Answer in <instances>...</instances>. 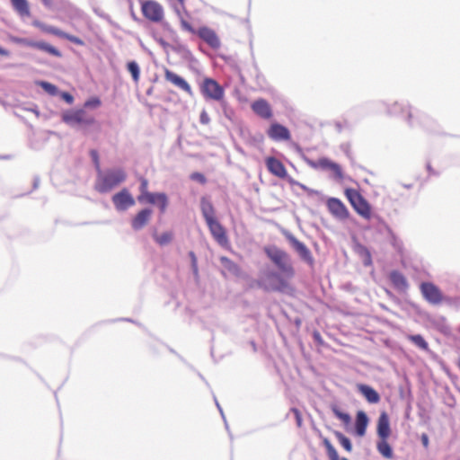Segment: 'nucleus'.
<instances>
[{"label": "nucleus", "mask_w": 460, "mask_h": 460, "mask_svg": "<svg viewBox=\"0 0 460 460\" xmlns=\"http://www.w3.org/2000/svg\"><path fill=\"white\" fill-rule=\"evenodd\" d=\"M391 433L389 416L385 411H382L376 422V434L378 436L376 449L378 453L386 459H392L394 457L392 447L388 442Z\"/></svg>", "instance_id": "1"}, {"label": "nucleus", "mask_w": 460, "mask_h": 460, "mask_svg": "<svg viewBox=\"0 0 460 460\" xmlns=\"http://www.w3.org/2000/svg\"><path fill=\"white\" fill-rule=\"evenodd\" d=\"M265 253L270 260L275 264V266L285 275L287 279H293L295 276V269L292 265L288 254L275 247H266L264 249Z\"/></svg>", "instance_id": "2"}, {"label": "nucleus", "mask_w": 460, "mask_h": 460, "mask_svg": "<svg viewBox=\"0 0 460 460\" xmlns=\"http://www.w3.org/2000/svg\"><path fill=\"white\" fill-rule=\"evenodd\" d=\"M177 13L180 18L181 27L182 30L190 33H197L202 40L214 49H217L220 47V40L214 30L207 26H203L198 31H195L192 25L184 19L180 11H177Z\"/></svg>", "instance_id": "3"}, {"label": "nucleus", "mask_w": 460, "mask_h": 460, "mask_svg": "<svg viewBox=\"0 0 460 460\" xmlns=\"http://www.w3.org/2000/svg\"><path fill=\"white\" fill-rule=\"evenodd\" d=\"M344 194L353 209L364 219L372 217V207L361 193L353 188H347Z\"/></svg>", "instance_id": "4"}, {"label": "nucleus", "mask_w": 460, "mask_h": 460, "mask_svg": "<svg viewBox=\"0 0 460 460\" xmlns=\"http://www.w3.org/2000/svg\"><path fill=\"white\" fill-rule=\"evenodd\" d=\"M127 174L122 169H114L107 171L98 180L97 190L100 192H107L123 182Z\"/></svg>", "instance_id": "5"}, {"label": "nucleus", "mask_w": 460, "mask_h": 460, "mask_svg": "<svg viewBox=\"0 0 460 460\" xmlns=\"http://www.w3.org/2000/svg\"><path fill=\"white\" fill-rule=\"evenodd\" d=\"M143 16L154 23H160L164 19V10L162 4L155 0H140Z\"/></svg>", "instance_id": "6"}, {"label": "nucleus", "mask_w": 460, "mask_h": 460, "mask_svg": "<svg viewBox=\"0 0 460 460\" xmlns=\"http://www.w3.org/2000/svg\"><path fill=\"white\" fill-rule=\"evenodd\" d=\"M200 93L207 100L221 102L225 97L224 88L215 80L206 77L199 84Z\"/></svg>", "instance_id": "7"}, {"label": "nucleus", "mask_w": 460, "mask_h": 460, "mask_svg": "<svg viewBox=\"0 0 460 460\" xmlns=\"http://www.w3.org/2000/svg\"><path fill=\"white\" fill-rule=\"evenodd\" d=\"M11 40L15 44L36 49L57 58L62 57V53L60 50H58L57 48L45 41H35L28 40L26 38L20 37H12Z\"/></svg>", "instance_id": "8"}, {"label": "nucleus", "mask_w": 460, "mask_h": 460, "mask_svg": "<svg viewBox=\"0 0 460 460\" xmlns=\"http://www.w3.org/2000/svg\"><path fill=\"white\" fill-rule=\"evenodd\" d=\"M32 25L36 28H39L43 32L49 33V34L66 39V40H69L70 42L75 43V45H78V46L84 45V40H81L80 38L71 35V34H68L56 27L47 25L38 20L33 21Z\"/></svg>", "instance_id": "9"}, {"label": "nucleus", "mask_w": 460, "mask_h": 460, "mask_svg": "<svg viewBox=\"0 0 460 460\" xmlns=\"http://www.w3.org/2000/svg\"><path fill=\"white\" fill-rule=\"evenodd\" d=\"M390 113L394 116H400L409 124L414 123V116L417 118L418 122H420L421 113L419 111H413L409 105H402L400 103H394L390 107Z\"/></svg>", "instance_id": "10"}, {"label": "nucleus", "mask_w": 460, "mask_h": 460, "mask_svg": "<svg viewBox=\"0 0 460 460\" xmlns=\"http://www.w3.org/2000/svg\"><path fill=\"white\" fill-rule=\"evenodd\" d=\"M206 223L214 240L223 247L227 246L229 244L228 236L221 223L217 218Z\"/></svg>", "instance_id": "11"}, {"label": "nucleus", "mask_w": 460, "mask_h": 460, "mask_svg": "<svg viewBox=\"0 0 460 460\" xmlns=\"http://www.w3.org/2000/svg\"><path fill=\"white\" fill-rule=\"evenodd\" d=\"M423 297L432 305H438L443 301L440 289L431 282H422L420 286Z\"/></svg>", "instance_id": "12"}, {"label": "nucleus", "mask_w": 460, "mask_h": 460, "mask_svg": "<svg viewBox=\"0 0 460 460\" xmlns=\"http://www.w3.org/2000/svg\"><path fill=\"white\" fill-rule=\"evenodd\" d=\"M267 277L270 279V286L269 288H265L266 290L285 292L291 289L288 282L290 279H287L284 274L270 272Z\"/></svg>", "instance_id": "13"}, {"label": "nucleus", "mask_w": 460, "mask_h": 460, "mask_svg": "<svg viewBox=\"0 0 460 460\" xmlns=\"http://www.w3.org/2000/svg\"><path fill=\"white\" fill-rule=\"evenodd\" d=\"M63 120L67 124H86L94 123L93 117H87L84 110L71 111L63 115Z\"/></svg>", "instance_id": "14"}, {"label": "nucleus", "mask_w": 460, "mask_h": 460, "mask_svg": "<svg viewBox=\"0 0 460 460\" xmlns=\"http://www.w3.org/2000/svg\"><path fill=\"white\" fill-rule=\"evenodd\" d=\"M112 202L117 210L124 211L135 205V199L127 189H123L112 197Z\"/></svg>", "instance_id": "15"}, {"label": "nucleus", "mask_w": 460, "mask_h": 460, "mask_svg": "<svg viewBox=\"0 0 460 460\" xmlns=\"http://www.w3.org/2000/svg\"><path fill=\"white\" fill-rule=\"evenodd\" d=\"M268 137L274 141H288L291 138L290 131L279 123H272L267 130Z\"/></svg>", "instance_id": "16"}, {"label": "nucleus", "mask_w": 460, "mask_h": 460, "mask_svg": "<svg viewBox=\"0 0 460 460\" xmlns=\"http://www.w3.org/2000/svg\"><path fill=\"white\" fill-rule=\"evenodd\" d=\"M327 208L329 212L336 218L344 220L349 216L348 208L339 199L330 198L327 200Z\"/></svg>", "instance_id": "17"}, {"label": "nucleus", "mask_w": 460, "mask_h": 460, "mask_svg": "<svg viewBox=\"0 0 460 460\" xmlns=\"http://www.w3.org/2000/svg\"><path fill=\"white\" fill-rule=\"evenodd\" d=\"M164 78L166 81L170 82L179 89L182 90L190 96L193 94L192 89L189 83L184 78L178 75L177 74H175L168 68L164 69Z\"/></svg>", "instance_id": "18"}, {"label": "nucleus", "mask_w": 460, "mask_h": 460, "mask_svg": "<svg viewBox=\"0 0 460 460\" xmlns=\"http://www.w3.org/2000/svg\"><path fill=\"white\" fill-rule=\"evenodd\" d=\"M314 167L330 171L336 180L341 181L343 179V172L341 167L338 164L329 160L328 158L318 159V161L314 164Z\"/></svg>", "instance_id": "19"}, {"label": "nucleus", "mask_w": 460, "mask_h": 460, "mask_svg": "<svg viewBox=\"0 0 460 460\" xmlns=\"http://www.w3.org/2000/svg\"><path fill=\"white\" fill-rule=\"evenodd\" d=\"M268 171L276 177L284 179L287 177L288 172L285 165L279 159L269 156L265 160Z\"/></svg>", "instance_id": "20"}, {"label": "nucleus", "mask_w": 460, "mask_h": 460, "mask_svg": "<svg viewBox=\"0 0 460 460\" xmlns=\"http://www.w3.org/2000/svg\"><path fill=\"white\" fill-rule=\"evenodd\" d=\"M251 108L257 116L264 119H270L273 115L270 103L262 98L254 101Z\"/></svg>", "instance_id": "21"}, {"label": "nucleus", "mask_w": 460, "mask_h": 460, "mask_svg": "<svg viewBox=\"0 0 460 460\" xmlns=\"http://www.w3.org/2000/svg\"><path fill=\"white\" fill-rule=\"evenodd\" d=\"M152 210L150 208H144L137 212V214L131 220V226L134 230H140L149 222Z\"/></svg>", "instance_id": "22"}, {"label": "nucleus", "mask_w": 460, "mask_h": 460, "mask_svg": "<svg viewBox=\"0 0 460 460\" xmlns=\"http://www.w3.org/2000/svg\"><path fill=\"white\" fill-rule=\"evenodd\" d=\"M289 241H290V243H292V246L297 252V253L299 254V256L301 257L302 260H304L305 261L308 262L309 264H313L314 263V259H313V256L311 254V252L305 246V243H303L302 242L298 241L296 238H295L293 236H291L289 238Z\"/></svg>", "instance_id": "23"}, {"label": "nucleus", "mask_w": 460, "mask_h": 460, "mask_svg": "<svg viewBox=\"0 0 460 460\" xmlns=\"http://www.w3.org/2000/svg\"><path fill=\"white\" fill-rule=\"evenodd\" d=\"M357 389L369 403L375 404L380 402V395L373 387L364 384H358Z\"/></svg>", "instance_id": "24"}, {"label": "nucleus", "mask_w": 460, "mask_h": 460, "mask_svg": "<svg viewBox=\"0 0 460 460\" xmlns=\"http://www.w3.org/2000/svg\"><path fill=\"white\" fill-rule=\"evenodd\" d=\"M367 425L368 418L367 414L362 411H358L355 423V431L357 436L364 437L366 435Z\"/></svg>", "instance_id": "25"}, {"label": "nucleus", "mask_w": 460, "mask_h": 460, "mask_svg": "<svg viewBox=\"0 0 460 460\" xmlns=\"http://www.w3.org/2000/svg\"><path fill=\"white\" fill-rule=\"evenodd\" d=\"M389 279L394 287L400 291H406L408 288V282L406 278L399 271L394 270L390 273Z\"/></svg>", "instance_id": "26"}, {"label": "nucleus", "mask_w": 460, "mask_h": 460, "mask_svg": "<svg viewBox=\"0 0 460 460\" xmlns=\"http://www.w3.org/2000/svg\"><path fill=\"white\" fill-rule=\"evenodd\" d=\"M200 209L206 222L217 218L214 206L206 197H202L200 199Z\"/></svg>", "instance_id": "27"}, {"label": "nucleus", "mask_w": 460, "mask_h": 460, "mask_svg": "<svg viewBox=\"0 0 460 460\" xmlns=\"http://www.w3.org/2000/svg\"><path fill=\"white\" fill-rule=\"evenodd\" d=\"M11 3L14 8V10L21 16H30V6L27 0H11Z\"/></svg>", "instance_id": "28"}, {"label": "nucleus", "mask_w": 460, "mask_h": 460, "mask_svg": "<svg viewBox=\"0 0 460 460\" xmlns=\"http://www.w3.org/2000/svg\"><path fill=\"white\" fill-rule=\"evenodd\" d=\"M219 261H220L223 268L229 273L234 274V275L240 274V267L234 261H233L231 259H229L226 256H221L219 258Z\"/></svg>", "instance_id": "29"}, {"label": "nucleus", "mask_w": 460, "mask_h": 460, "mask_svg": "<svg viewBox=\"0 0 460 460\" xmlns=\"http://www.w3.org/2000/svg\"><path fill=\"white\" fill-rule=\"evenodd\" d=\"M322 441L330 460H349L345 457L341 458L339 456L337 450L327 438H323Z\"/></svg>", "instance_id": "30"}, {"label": "nucleus", "mask_w": 460, "mask_h": 460, "mask_svg": "<svg viewBox=\"0 0 460 460\" xmlns=\"http://www.w3.org/2000/svg\"><path fill=\"white\" fill-rule=\"evenodd\" d=\"M356 252L362 258L365 266H370L372 264L371 253L366 246L358 244Z\"/></svg>", "instance_id": "31"}, {"label": "nucleus", "mask_w": 460, "mask_h": 460, "mask_svg": "<svg viewBox=\"0 0 460 460\" xmlns=\"http://www.w3.org/2000/svg\"><path fill=\"white\" fill-rule=\"evenodd\" d=\"M332 411L337 419L342 421L343 424L349 425L351 422V417L349 413L342 411L337 405L332 406Z\"/></svg>", "instance_id": "32"}, {"label": "nucleus", "mask_w": 460, "mask_h": 460, "mask_svg": "<svg viewBox=\"0 0 460 460\" xmlns=\"http://www.w3.org/2000/svg\"><path fill=\"white\" fill-rule=\"evenodd\" d=\"M334 436L340 442L341 446L349 453L352 451V444L349 438H348L345 435H343L341 432L334 430L333 431Z\"/></svg>", "instance_id": "33"}, {"label": "nucleus", "mask_w": 460, "mask_h": 460, "mask_svg": "<svg viewBox=\"0 0 460 460\" xmlns=\"http://www.w3.org/2000/svg\"><path fill=\"white\" fill-rule=\"evenodd\" d=\"M155 241L161 246L166 245L172 241L173 234L172 232H164L162 234L155 233L153 234Z\"/></svg>", "instance_id": "34"}, {"label": "nucleus", "mask_w": 460, "mask_h": 460, "mask_svg": "<svg viewBox=\"0 0 460 460\" xmlns=\"http://www.w3.org/2000/svg\"><path fill=\"white\" fill-rule=\"evenodd\" d=\"M407 339L409 341H411L418 348H420L423 350L429 349L428 342L425 341V339L420 334L408 335Z\"/></svg>", "instance_id": "35"}, {"label": "nucleus", "mask_w": 460, "mask_h": 460, "mask_svg": "<svg viewBox=\"0 0 460 460\" xmlns=\"http://www.w3.org/2000/svg\"><path fill=\"white\" fill-rule=\"evenodd\" d=\"M128 72L131 74L133 80L137 83L139 80L140 71L137 62L130 61L127 65Z\"/></svg>", "instance_id": "36"}, {"label": "nucleus", "mask_w": 460, "mask_h": 460, "mask_svg": "<svg viewBox=\"0 0 460 460\" xmlns=\"http://www.w3.org/2000/svg\"><path fill=\"white\" fill-rule=\"evenodd\" d=\"M159 209H160V212L162 214H164L167 208V206H168V198L167 196L164 194V193H159L158 196H157V199H156V203H155Z\"/></svg>", "instance_id": "37"}, {"label": "nucleus", "mask_w": 460, "mask_h": 460, "mask_svg": "<svg viewBox=\"0 0 460 460\" xmlns=\"http://www.w3.org/2000/svg\"><path fill=\"white\" fill-rule=\"evenodd\" d=\"M159 209H160V212L162 214H164L167 208V206H168V198L167 196L164 194V193H159L158 196H157V199H156V203H155Z\"/></svg>", "instance_id": "38"}, {"label": "nucleus", "mask_w": 460, "mask_h": 460, "mask_svg": "<svg viewBox=\"0 0 460 460\" xmlns=\"http://www.w3.org/2000/svg\"><path fill=\"white\" fill-rule=\"evenodd\" d=\"M159 193L148 192L146 195H139L137 199L139 202H146L155 205Z\"/></svg>", "instance_id": "39"}, {"label": "nucleus", "mask_w": 460, "mask_h": 460, "mask_svg": "<svg viewBox=\"0 0 460 460\" xmlns=\"http://www.w3.org/2000/svg\"><path fill=\"white\" fill-rule=\"evenodd\" d=\"M38 84L49 94L50 95H56L58 93V88L56 85L46 82V81H40L38 83Z\"/></svg>", "instance_id": "40"}, {"label": "nucleus", "mask_w": 460, "mask_h": 460, "mask_svg": "<svg viewBox=\"0 0 460 460\" xmlns=\"http://www.w3.org/2000/svg\"><path fill=\"white\" fill-rule=\"evenodd\" d=\"M101 104H102V102H101L100 98L92 97L84 102V107L97 108V107L101 106Z\"/></svg>", "instance_id": "41"}, {"label": "nucleus", "mask_w": 460, "mask_h": 460, "mask_svg": "<svg viewBox=\"0 0 460 460\" xmlns=\"http://www.w3.org/2000/svg\"><path fill=\"white\" fill-rule=\"evenodd\" d=\"M190 178L192 181H199L200 184H205L207 182L206 177L202 173L198 172H192L190 174Z\"/></svg>", "instance_id": "42"}, {"label": "nucleus", "mask_w": 460, "mask_h": 460, "mask_svg": "<svg viewBox=\"0 0 460 460\" xmlns=\"http://www.w3.org/2000/svg\"><path fill=\"white\" fill-rule=\"evenodd\" d=\"M291 411L293 412V414L295 416L297 427L300 428L303 423L302 414H301L300 411L296 408H292Z\"/></svg>", "instance_id": "43"}, {"label": "nucleus", "mask_w": 460, "mask_h": 460, "mask_svg": "<svg viewBox=\"0 0 460 460\" xmlns=\"http://www.w3.org/2000/svg\"><path fill=\"white\" fill-rule=\"evenodd\" d=\"M147 188H148V181L146 179V178H141L140 179V192L141 194L140 195H146V193H148L149 191L147 190Z\"/></svg>", "instance_id": "44"}, {"label": "nucleus", "mask_w": 460, "mask_h": 460, "mask_svg": "<svg viewBox=\"0 0 460 460\" xmlns=\"http://www.w3.org/2000/svg\"><path fill=\"white\" fill-rule=\"evenodd\" d=\"M199 120H200V123L203 125H208L210 122V118L205 110H203L201 111L200 116H199Z\"/></svg>", "instance_id": "45"}, {"label": "nucleus", "mask_w": 460, "mask_h": 460, "mask_svg": "<svg viewBox=\"0 0 460 460\" xmlns=\"http://www.w3.org/2000/svg\"><path fill=\"white\" fill-rule=\"evenodd\" d=\"M189 255L191 259L192 268L194 270V272L198 271V265H197V257L193 252H190Z\"/></svg>", "instance_id": "46"}, {"label": "nucleus", "mask_w": 460, "mask_h": 460, "mask_svg": "<svg viewBox=\"0 0 460 460\" xmlns=\"http://www.w3.org/2000/svg\"><path fill=\"white\" fill-rule=\"evenodd\" d=\"M61 97L69 104L73 103L74 102V97L69 93H62Z\"/></svg>", "instance_id": "47"}, {"label": "nucleus", "mask_w": 460, "mask_h": 460, "mask_svg": "<svg viewBox=\"0 0 460 460\" xmlns=\"http://www.w3.org/2000/svg\"><path fill=\"white\" fill-rule=\"evenodd\" d=\"M421 442L425 448L429 447V437L427 434L424 433L421 435Z\"/></svg>", "instance_id": "48"}, {"label": "nucleus", "mask_w": 460, "mask_h": 460, "mask_svg": "<svg viewBox=\"0 0 460 460\" xmlns=\"http://www.w3.org/2000/svg\"><path fill=\"white\" fill-rule=\"evenodd\" d=\"M91 155H92V157H93V161H94L95 164H96L97 166H99V155H98L97 151H96V150H92V151H91Z\"/></svg>", "instance_id": "49"}, {"label": "nucleus", "mask_w": 460, "mask_h": 460, "mask_svg": "<svg viewBox=\"0 0 460 460\" xmlns=\"http://www.w3.org/2000/svg\"><path fill=\"white\" fill-rule=\"evenodd\" d=\"M9 51L0 47V55L4 57L9 56Z\"/></svg>", "instance_id": "50"}, {"label": "nucleus", "mask_w": 460, "mask_h": 460, "mask_svg": "<svg viewBox=\"0 0 460 460\" xmlns=\"http://www.w3.org/2000/svg\"><path fill=\"white\" fill-rule=\"evenodd\" d=\"M41 2L44 4V5L46 6H50L52 4V0H41Z\"/></svg>", "instance_id": "51"}, {"label": "nucleus", "mask_w": 460, "mask_h": 460, "mask_svg": "<svg viewBox=\"0 0 460 460\" xmlns=\"http://www.w3.org/2000/svg\"><path fill=\"white\" fill-rule=\"evenodd\" d=\"M456 365H457V367H459V369H460V358L457 359Z\"/></svg>", "instance_id": "52"}, {"label": "nucleus", "mask_w": 460, "mask_h": 460, "mask_svg": "<svg viewBox=\"0 0 460 460\" xmlns=\"http://www.w3.org/2000/svg\"><path fill=\"white\" fill-rule=\"evenodd\" d=\"M178 2L183 6L184 5V0H178Z\"/></svg>", "instance_id": "53"}, {"label": "nucleus", "mask_w": 460, "mask_h": 460, "mask_svg": "<svg viewBox=\"0 0 460 460\" xmlns=\"http://www.w3.org/2000/svg\"><path fill=\"white\" fill-rule=\"evenodd\" d=\"M428 170H429V172H431V171H432V169H431L430 165H428Z\"/></svg>", "instance_id": "54"}]
</instances>
